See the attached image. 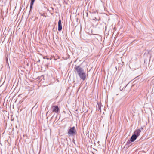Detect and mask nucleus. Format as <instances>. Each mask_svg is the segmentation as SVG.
I'll use <instances>...</instances> for the list:
<instances>
[{"mask_svg":"<svg viewBox=\"0 0 154 154\" xmlns=\"http://www.w3.org/2000/svg\"><path fill=\"white\" fill-rule=\"evenodd\" d=\"M75 70L80 78L83 81L86 79V73L84 69L80 66H78L75 68Z\"/></svg>","mask_w":154,"mask_h":154,"instance_id":"f257e3e1","label":"nucleus"},{"mask_svg":"<svg viewBox=\"0 0 154 154\" xmlns=\"http://www.w3.org/2000/svg\"><path fill=\"white\" fill-rule=\"evenodd\" d=\"M68 134L69 136H72L75 135L76 134V131L75 129V127L74 126L71 128L68 131Z\"/></svg>","mask_w":154,"mask_h":154,"instance_id":"f03ea898","label":"nucleus"},{"mask_svg":"<svg viewBox=\"0 0 154 154\" xmlns=\"http://www.w3.org/2000/svg\"><path fill=\"white\" fill-rule=\"evenodd\" d=\"M53 111L56 113H57L59 111V108L57 106H55L52 107Z\"/></svg>","mask_w":154,"mask_h":154,"instance_id":"7ed1b4c3","label":"nucleus"},{"mask_svg":"<svg viewBox=\"0 0 154 154\" xmlns=\"http://www.w3.org/2000/svg\"><path fill=\"white\" fill-rule=\"evenodd\" d=\"M141 132V131L140 129H138L134 131V134H135L136 136L138 137L140 135Z\"/></svg>","mask_w":154,"mask_h":154,"instance_id":"20e7f679","label":"nucleus"},{"mask_svg":"<svg viewBox=\"0 0 154 154\" xmlns=\"http://www.w3.org/2000/svg\"><path fill=\"white\" fill-rule=\"evenodd\" d=\"M58 30L59 31H61L62 29V26L61 23V20H59L58 22Z\"/></svg>","mask_w":154,"mask_h":154,"instance_id":"39448f33","label":"nucleus"},{"mask_svg":"<svg viewBox=\"0 0 154 154\" xmlns=\"http://www.w3.org/2000/svg\"><path fill=\"white\" fill-rule=\"evenodd\" d=\"M137 137L136 136L135 134H134L132 136L131 138L130 141L131 142H134L137 138Z\"/></svg>","mask_w":154,"mask_h":154,"instance_id":"423d86ee","label":"nucleus"},{"mask_svg":"<svg viewBox=\"0 0 154 154\" xmlns=\"http://www.w3.org/2000/svg\"><path fill=\"white\" fill-rule=\"evenodd\" d=\"M35 0H31V2L30 3V8L31 9L32 8V5L33 4V3H34V1Z\"/></svg>","mask_w":154,"mask_h":154,"instance_id":"0eeeda50","label":"nucleus"},{"mask_svg":"<svg viewBox=\"0 0 154 154\" xmlns=\"http://www.w3.org/2000/svg\"><path fill=\"white\" fill-rule=\"evenodd\" d=\"M98 106L99 110H100L101 107L100 106V103H98Z\"/></svg>","mask_w":154,"mask_h":154,"instance_id":"6e6552de","label":"nucleus"},{"mask_svg":"<svg viewBox=\"0 0 154 154\" xmlns=\"http://www.w3.org/2000/svg\"><path fill=\"white\" fill-rule=\"evenodd\" d=\"M130 143V141H128V142H127V143L128 144H129V143Z\"/></svg>","mask_w":154,"mask_h":154,"instance_id":"1a4fd4ad","label":"nucleus"},{"mask_svg":"<svg viewBox=\"0 0 154 154\" xmlns=\"http://www.w3.org/2000/svg\"><path fill=\"white\" fill-rule=\"evenodd\" d=\"M120 90H123V88L122 89L121 87H120Z\"/></svg>","mask_w":154,"mask_h":154,"instance_id":"9d476101","label":"nucleus"}]
</instances>
